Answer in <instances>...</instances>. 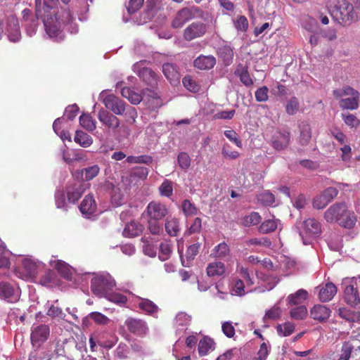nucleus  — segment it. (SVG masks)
Returning <instances> with one entry per match:
<instances>
[{
    "label": "nucleus",
    "instance_id": "nucleus-1",
    "mask_svg": "<svg viewBox=\"0 0 360 360\" xmlns=\"http://www.w3.org/2000/svg\"><path fill=\"white\" fill-rule=\"evenodd\" d=\"M40 0H36V19L32 18L26 22L25 31L29 37H32L37 32L38 26L37 19L43 18L45 31L47 35L55 41H60L64 39V34L60 31V23L58 22L57 16H44L42 13Z\"/></svg>",
    "mask_w": 360,
    "mask_h": 360
},
{
    "label": "nucleus",
    "instance_id": "nucleus-2",
    "mask_svg": "<svg viewBox=\"0 0 360 360\" xmlns=\"http://www.w3.org/2000/svg\"><path fill=\"white\" fill-rule=\"evenodd\" d=\"M323 217L327 222L338 223L345 229H352L356 222V217L344 202L335 203L324 212Z\"/></svg>",
    "mask_w": 360,
    "mask_h": 360
},
{
    "label": "nucleus",
    "instance_id": "nucleus-3",
    "mask_svg": "<svg viewBox=\"0 0 360 360\" xmlns=\"http://www.w3.org/2000/svg\"><path fill=\"white\" fill-rule=\"evenodd\" d=\"M328 10L333 8V15L342 25H349L358 18L353 5L347 0H328L326 3Z\"/></svg>",
    "mask_w": 360,
    "mask_h": 360
},
{
    "label": "nucleus",
    "instance_id": "nucleus-4",
    "mask_svg": "<svg viewBox=\"0 0 360 360\" xmlns=\"http://www.w3.org/2000/svg\"><path fill=\"white\" fill-rule=\"evenodd\" d=\"M106 91L107 90H103L99 95V100L103 103L106 108L117 115H122L125 112L131 117L136 115L134 108L127 105L123 101L113 94L105 95Z\"/></svg>",
    "mask_w": 360,
    "mask_h": 360
},
{
    "label": "nucleus",
    "instance_id": "nucleus-5",
    "mask_svg": "<svg viewBox=\"0 0 360 360\" xmlns=\"http://www.w3.org/2000/svg\"><path fill=\"white\" fill-rule=\"evenodd\" d=\"M115 285V280L108 273L96 274L91 278V290L100 297H104Z\"/></svg>",
    "mask_w": 360,
    "mask_h": 360
},
{
    "label": "nucleus",
    "instance_id": "nucleus-6",
    "mask_svg": "<svg viewBox=\"0 0 360 360\" xmlns=\"http://www.w3.org/2000/svg\"><path fill=\"white\" fill-rule=\"evenodd\" d=\"M303 229L300 236L304 245L311 244L314 239L318 238L321 233V225L314 218H309L302 222Z\"/></svg>",
    "mask_w": 360,
    "mask_h": 360
},
{
    "label": "nucleus",
    "instance_id": "nucleus-7",
    "mask_svg": "<svg viewBox=\"0 0 360 360\" xmlns=\"http://www.w3.org/2000/svg\"><path fill=\"white\" fill-rule=\"evenodd\" d=\"M354 283V281L347 278L343 281L342 285L345 286L343 297L347 304L352 307H358L360 305V297Z\"/></svg>",
    "mask_w": 360,
    "mask_h": 360
},
{
    "label": "nucleus",
    "instance_id": "nucleus-8",
    "mask_svg": "<svg viewBox=\"0 0 360 360\" xmlns=\"http://www.w3.org/2000/svg\"><path fill=\"white\" fill-rule=\"evenodd\" d=\"M20 297L18 287L6 281L0 282V299L8 302H16Z\"/></svg>",
    "mask_w": 360,
    "mask_h": 360
},
{
    "label": "nucleus",
    "instance_id": "nucleus-9",
    "mask_svg": "<svg viewBox=\"0 0 360 360\" xmlns=\"http://www.w3.org/2000/svg\"><path fill=\"white\" fill-rule=\"evenodd\" d=\"M146 60H141L133 65L134 72L139 75L145 82L150 85L156 83L157 75L151 69L145 66Z\"/></svg>",
    "mask_w": 360,
    "mask_h": 360
},
{
    "label": "nucleus",
    "instance_id": "nucleus-10",
    "mask_svg": "<svg viewBox=\"0 0 360 360\" xmlns=\"http://www.w3.org/2000/svg\"><path fill=\"white\" fill-rule=\"evenodd\" d=\"M6 34L11 42H18L21 39V32L19 27V22L16 17L8 16L5 21Z\"/></svg>",
    "mask_w": 360,
    "mask_h": 360
},
{
    "label": "nucleus",
    "instance_id": "nucleus-11",
    "mask_svg": "<svg viewBox=\"0 0 360 360\" xmlns=\"http://www.w3.org/2000/svg\"><path fill=\"white\" fill-rule=\"evenodd\" d=\"M168 214V210L165 205L152 201L150 202L143 214H146L148 218L161 220Z\"/></svg>",
    "mask_w": 360,
    "mask_h": 360
},
{
    "label": "nucleus",
    "instance_id": "nucleus-12",
    "mask_svg": "<svg viewBox=\"0 0 360 360\" xmlns=\"http://www.w3.org/2000/svg\"><path fill=\"white\" fill-rule=\"evenodd\" d=\"M50 333L49 327L45 324L33 326L31 333V341L34 346H39L45 342Z\"/></svg>",
    "mask_w": 360,
    "mask_h": 360
},
{
    "label": "nucleus",
    "instance_id": "nucleus-13",
    "mask_svg": "<svg viewBox=\"0 0 360 360\" xmlns=\"http://www.w3.org/2000/svg\"><path fill=\"white\" fill-rule=\"evenodd\" d=\"M79 210L82 215L87 219L98 214L97 204L93 195H88L85 196L80 204Z\"/></svg>",
    "mask_w": 360,
    "mask_h": 360
},
{
    "label": "nucleus",
    "instance_id": "nucleus-14",
    "mask_svg": "<svg viewBox=\"0 0 360 360\" xmlns=\"http://www.w3.org/2000/svg\"><path fill=\"white\" fill-rule=\"evenodd\" d=\"M124 324L127 329L138 335H146L148 331V327L146 321L139 319L128 318Z\"/></svg>",
    "mask_w": 360,
    "mask_h": 360
},
{
    "label": "nucleus",
    "instance_id": "nucleus-15",
    "mask_svg": "<svg viewBox=\"0 0 360 360\" xmlns=\"http://www.w3.org/2000/svg\"><path fill=\"white\" fill-rule=\"evenodd\" d=\"M206 32V27L201 22H195L188 26L184 32V37L187 41H191L195 38L200 37Z\"/></svg>",
    "mask_w": 360,
    "mask_h": 360
},
{
    "label": "nucleus",
    "instance_id": "nucleus-16",
    "mask_svg": "<svg viewBox=\"0 0 360 360\" xmlns=\"http://www.w3.org/2000/svg\"><path fill=\"white\" fill-rule=\"evenodd\" d=\"M49 264L51 266L56 269L58 272L65 278H72V276L75 270L68 263L63 260L58 259L55 256H52L49 261Z\"/></svg>",
    "mask_w": 360,
    "mask_h": 360
},
{
    "label": "nucleus",
    "instance_id": "nucleus-17",
    "mask_svg": "<svg viewBox=\"0 0 360 360\" xmlns=\"http://www.w3.org/2000/svg\"><path fill=\"white\" fill-rule=\"evenodd\" d=\"M98 119L103 125L113 131L120 125V120L115 115L103 109L99 110Z\"/></svg>",
    "mask_w": 360,
    "mask_h": 360
},
{
    "label": "nucleus",
    "instance_id": "nucleus-18",
    "mask_svg": "<svg viewBox=\"0 0 360 360\" xmlns=\"http://www.w3.org/2000/svg\"><path fill=\"white\" fill-rule=\"evenodd\" d=\"M136 302L139 308L145 314L158 318L159 307L151 300L141 297H136Z\"/></svg>",
    "mask_w": 360,
    "mask_h": 360
},
{
    "label": "nucleus",
    "instance_id": "nucleus-19",
    "mask_svg": "<svg viewBox=\"0 0 360 360\" xmlns=\"http://www.w3.org/2000/svg\"><path fill=\"white\" fill-rule=\"evenodd\" d=\"M194 13L192 8H184L176 15L172 21V27L174 28L181 27L186 22L192 19Z\"/></svg>",
    "mask_w": 360,
    "mask_h": 360
},
{
    "label": "nucleus",
    "instance_id": "nucleus-20",
    "mask_svg": "<svg viewBox=\"0 0 360 360\" xmlns=\"http://www.w3.org/2000/svg\"><path fill=\"white\" fill-rule=\"evenodd\" d=\"M331 310L322 304L314 305L310 311V316L314 320L319 322L326 321L330 316Z\"/></svg>",
    "mask_w": 360,
    "mask_h": 360
},
{
    "label": "nucleus",
    "instance_id": "nucleus-21",
    "mask_svg": "<svg viewBox=\"0 0 360 360\" xmlns=\"http://www.w3.org/2000/svg\"><path fill=\"white\" fill-rule=\"evenodd\" d=\"M290 134L288 131H279L276 133L272 140V146L276 150L285 149L289 144Z\"/></svg>",
    "mask_w": 360,
    "mask_h": 360
},
{
    "label": "nucleus",
    "instance_id": "nucleus-22",
    "mask_svg": "<svg viewBox=\"0 0 360 360\" xmlns=\"http://www.w3.org/2000/svg\"><path fill=\"white\" fill-rule=\"evenodd\" d=\"M319 297L321 302H328L331 300L337 293V287L333 283L328 282L324 285L319 287Z\"/></svg>",
    "mask_w": 360,
    "mask_h": 360
},
{
    "label": "nucleus",
    "instance_id": "nucleus-23",
    "mask_svg": "<svg viewBox=\"0 0 360 360\" xmlns=\"http://www.w3.org/2000/svg\"><path fill=\"white\" fill-rule=\"evenodd\" d=\"M217 55L219 58L226 66L230 65L233 60V49L229 44H223L218 48Z\"/></svg>",
    "mask_w": 360,
    "mask_h": 360
},
{
    "label": "nucleus",
    "instance_id": "nucleus-24",
    "mask_svg": "<svg viewBox=\"0 0 360 360\" xmlns=\"http://www.w3.org/2000/svg\"><path fill=\"white\" fill-rule=\"evenodd\" d=\"M57 19L58 22H59L60 25L63 24L67 27V30L71 34H77L78 32V26L73 22L71 13L69 11H63L61 15H60L58 18L57 17ZM60 31L63 34V31L61 30Z\"/></svg>",
    "mask_w": 360,
    "mask_h": 360
},
{
    "label": "nucleus",
    "instance_id": "nucleus-25",
    "mask_svg": "<svg viewBox=\"0 0 360 360\" xmlns=\"http://www.w3.org/2000/svg\"><path fill=\"white\" fill-rule=\"evenodd\" d=\"M84 191V184L77 182L67 187L68 199L70 202L77 201Z\"/></svg>",
    "mask_w": 360,
    "mask_h": 360
},
{
    "label": "nucleus",
    "instance_id": "nucleus-26",
    "mask_svg": "<svg viewBox=\"0 0 360 360\" xmlns=\"http://www.w3.org/2000/svg\"><path fill=\"white\" fill-rule=\"evenodd\" d=\"M162 72L165 77L173 84L179 82L180 74L173 63H167L162 65Z\"/></svg>",
    "mask_w": 360,
    "mask_h": 360
},
{
    "label": "nucleus",
    "instance_id": "nucleus-27",
    "mask_svg": "<svg viewBox=\"0 0 360 360\" xmlns=\"http://www.w3.org/2000/svg\"><path fill=\"white\" fill-rule=\"evenodd\" d=\"M240 276L243 278L244 283L246 285L248 291H253L257 290V288H254L255 284V277L252 272H250L247 268L240 266L237 270Z\"/></svg>",
    "mask_w": 360,
    "mask_h": 360
},
{
    "label": "nucleus",
    "instance_id": "nucleus-28",
    "mask_svg": "<svg viewBox=\"0 0 360 360\" xmlns=\"http://www.w3.org/2000/svg\"><path fill=\"white\" fill-rule=\"evenodd\" d=\"M194 66L200 70L212 69L216 64V59L213 56L200 55L194 60Z\"/></svg>",
    "mask_w": 360,
    "mask_h": 360
},
{
    "label": "nucleus",
    "instance_id": "nucleus-29",
    "mask_svg": "<svg viewBox=\"0 0 360 360\" xmlns=\"http://www.w3.org/2000/svg\"><path fill=\"white\" fill-rule=\"evenodd\" d=\"M338 316L349 323L360 322V312L351 310L345 307H339L338 311Z\"/></svg>",
    "mask_w": 360,
    "mask_h": 360
},
{
    "label": "nucleus",
    "instance_id": "nucleus-30",
    "mask_svg": "<svg viewBox=\"0 0 360 360\" xmlns=\"http://www.w3.org/2000/svg\"><path fill=\"white\" fill-rule=\"evenodd\" d=\"M354 94H349L351 98H343L340 101V106L342 109L356 110L359 107V94L353 89Z\"/></svg>",
    "mask_w": 360,
    "mask_h": 360
},
{
    "label": "nucleus",
    "instance_id": "nucleus-31",
    "mask_svg": "<svg viewBox=\"0 0 360 360\" xmlns=\"http://www.w3.org/2000/svg\"><path fill=\"white\" fill-rule=\"evenodd\" d=\"M234 74L240 78V82L246 86H250L253 85V80L251 78L248 67L242 64L238 65L236 67Z\"/></svg>",
    "mask_w": 360,
    "mask_h": 360
},
{
    "label": "nucleus",
    "instance_id": "nucleus-32",
    "mask_svg": "<svg viewBox=\"0 0 360 360\" xmlns=\"http://www.w3.org/2000/svg\"><path fill=\"white\" fill-rule=\"evenodd\" d=\"M122 96L128 99L132 104H139L141 101H145L146 93L143 96L134 91L131 88L124 87L121 91Z\"/></svg>",
    "mask_w": 360,
    "mask_h": 360
},
{
    "label": "nucleus",
    "instance_id": "nucleus-33",
    "mask_svg": "<svg viewBox=\"0 0 360 360\" xmlns=\"http://www.w3.org/2000/svg\"><path fill=\"white\" fill-rule=\"evenodd\" d=\"M226 267L223 262L216 261L210 263L207 266V274L208 276H221L225 274Z\"/></svg>",
    "mask_w": 360,
    "mask_h": 360
},
{
    "label": "nucleus",
    "instance_id": "nucleus-34",
    "mask_svg": "<svg viewBox=\"0 0 360 360\" xmlns=\"http://www.w3.org/2000/svg\"><path fill=\"white\" fill-rule=\"evenodd\" d=\"M143 231V226L135 221H131L126 224L123 230V236L127 238L136 237L141 233Z\"/></svg>",
    "mask_w": 360,
    "mask_h": 360
},
{
    "label": "nucleus",
    "instance_id": "nucleus-35",
    "mask_svg": "<svg viewBox=\"0 0 360 360\" xmlns=\"http://www.w3.org/2000/svg\"><path fill=\"white\" fill-rule=\"evenodd\" d=\"M165 226L166 232L170 236H176L180 231L179 221L175 217H167Z\"/></svg>",
    "mask_w": 360,
    "mask_h": 360
},
{
    "label": "nucleus",
    "instance_id": "nucleus-36",
    "mask_svg": "<svg viewBox=\"0 0 360 360\" xmlns=\"http://www.w3.org/2000/svg\"><path fill=\"white\" fill-rule=\"evenodd\" d=\"M299 142L302 146L307 145L311 139V129L307 122H302L300 126Z\"/></svg>",
    "mask_w": 360,
    "mask_h": 360
},
{
    "label": "nucleus",
    "instance_id": "nucleus-37",
    "mask_svg": "<svg viewBox=\"0 0 360 360\" xmlns=\"http://www.w3.org/2000/svg\"><path fill=\"white\" fill-rule=\"evenodd\" d=\"M41 265V262L35 261L32 258H25L22 260V266L26 273L30 276H33L37 273Z\"/></svg>",
    "mask_w": 360,
    "mask_h": 360
},
{
    "label": "nucleus",
    "instance_id": "nucleus-38",
    "mask_svg": "<svg viewBox=\"0 0 360 360\" xmlns=\"http://www.w3.org/2000/svg\"><path fill=\"white\" fill-rule=\"evenodd\" d=\"M143 101L147 103L148 108L152 110H155L162 105V102L160 96L151 90H148V94H146L145 101Z\"/></svg>",
    "mask_w": 360,
    "mask_h": 360
},
{
    "label": "nucleus",
    "instance_id": "nucleus-39",
    "mask_svg": "<svg viewBox=\"0 0 360 360\" xmlns=\"http://www.w3.org/2000/svg\"><path fill=\"white\" fill-rule=\"evenodd\" d=\"M308 297V292L304 289H300L295 293L288 295L287 300L290 305H297L302 304Z\"/></svg>",
    "mask_w": 360,
    "mask_h": 360
},
{
    "label": "nucleus",
    "instance_id": "nucleus-40",
    "mask_svg": "<svg viewBox=\"0 0 360 360\" xmlns=\"http://www.w3.org/2000/svg\"><path fill=\"white\" fill-rule=\"evenodd\" d=\"M214 349V342L212 339L204 337L198 343V353L200 356H205Z\"/></svg>",
    "mask_w": 360,
    "mask_h": 360
},
{
    "label": "nucleus",
    "instance_id": "nucleus-41",
    "mask_svg": "<svg viewBox=\"0 0 360 360\" xmlns=\"http://www.w3.org/2000/svg\"><path fill=\"white\" fill-rule=\"evenodd\" d=\"M229 254L230 248L229 245L225 242H222L214 248L212 250L211 256L216 258L224 259L229 256Z\"/></svg>",
    "mask_w": 360,
    "mask_h": 360
},
{
    "label": "nucleus",
    "instance_id": "nucleus-42",
    "mask_svg": "<svg viewBox=\"0 0 360 360\" xmlns=\"http://www.w3.org/2000/svg\"><path fill=\"white\" fill-rule=\"evenodd\" d=\"M74 140L84 148H87L93 143V139L89 134L80 130L76 131Z\"/></svg>",
    "mask_w": 360,
    "mask_h": 360
},
{
    "label": "nucleus",
    "instance_id": "nucleus-43",
    "mask_svg": "<svg viewBox=\"0 0 360 360\" xmlns=\"http://www.w3.org/2000/svg\"><path fill=\"white\" fill-rule=\"evenodd\" d=\"M281 224L279 219L274 217L265 220L259 226V231L262 233H268L275 231Z\"/></svg>",
    "mask_w": 360,
    "mask_h": 360
},
{
    "label": "nucleus",
    "instance_id": "nucleus-44",
    "mask_svg": "<svg viewBox=\"0 0 360 360\" xmlns=\"http://www.w3.org/2000/svg\"><path fill=\"white\" fill-rule=\"evenodd\" d=\"M45 307L47 309L46 314L49 316L53 319H63L65 317V314L58 305H55L54 304L48 302L46 304Z\"/></svg>",
    "mask_w": 360,
    "mask_h": 360
},
{
    "label": "nucleus",
    "instance_id": "nucleus-45",
    "mask_svg": "<svg viewBox=\"0 0 360 360\" xmlns=\"http://www.w3.org/2000/svg\"><path fill=\"white\" fill-rule=\"evenodd\" d=\"M111 202L115 207H119L124 202V195L121 189L113 186L110 192Z\"/></svg>",
    "mask_w": 360,
    "mask_h": 360
},
{
    "label": "nucleus",
    "instance_id": "nucleus-46",
    "mask_svg": "<svg viewBox=\"0 0 360 360\" xmlns=\"http://www.w3.org/2000/svg\"><path fill=\"white\" fill-rule=\"evenodd\" d=\"M80 125L87 131H94L96 126V121L88 114H82L79 117Z\"/></svg>",
    "mask_w": 360,
    "mask_h": 360
},
{
    "label": "nucleus",
    "instance_id": "nucleus-47",
    "mask_svg": "<svg viewBox=\"0 0 360 360\" xmlns=\"http://www.w3.org/2000/svg\"><path fill=\"white\" fill-rule=\"evenodd\" d=\"M261 221V217L259 213L252 212L243 217L242 224L245 226H250L258 224Z\"/></svg>",
    "mask_w": 360,
    "mask_h": 360
},
{
    "label": "nucleus",
    "instance_id": "nucleus-48",
    "mask_svg": "<svg viewBox=\"0 0 360 360\" xmlns=\"http://www.w3.org/2000/svg\"><path fill=\"white\" fill-rule=\"evenodd\" d=\"M100 172V167L97 165L84 168L82 171V175L86 181H90L95 178Z\"/></svg>",
    "mask_w": 360,
    "mask_h": 360
},
{
    "label": "nucleus",
    "instance_id": "nucleus-49",
    "mask_svg": "<svg viewBox=\"0 0 360 360\" xmlns=\"http://www.w3.org/2000/svg\"><path fill=\"white\" fill-rule=\"evenodd\" d=\"M103 297L115 304L120 305L125 304L127 301V297L120 292H108Z\"/></svg>",
    "mask_w": 360,
    "mask_h": 360
},
{
    "label": "nucleus",
    "instance_id": "nucleus-50",
    "mask_svg": "<svg viewBox=\"0 0 360 360\" xmlns=\"http://www.w3.org/2000/svg\"><path fill=\"white\" fill-rule=\"evenodd\" d=\"M159 192L162 196L171 197L173 194V183L168 179H165L159 187Z\"/></svg>",
    "mask_w": 360,
    "mask_h": 360
},
{
    "label": "nucleus",
    "instance_id": "nucleus-51",
    "mask_svg": "<svg viewBox=\"0 0 360 360\" xmlns=\"http://www.w3.org/2000/svg\"><path fill=\"white\" fill-rule=\"evenodd\" d=\"M295 330L294 324L286 322L283 324H279L276 327V330L280 336L286 337L291 335Z\"/></svg>",
    "mask_w": 360,
    "mask_h": 360
},
{
    "label": "nucleus",
    "instance_id": "nucleus-52",
    "mask_svg": "<svg viewBox=\"0 0 360 360\" xmlns=\"http://www.w3.org/2000/svg\"><path fill=\"white\" fill-rule=\"evenodd\" d=\"M278 262L280 268L285 271L291 270L295 266V260L285 255H281L278 259Z\"/></svg>",
    "mask_w": 360,
    "mask_h": 360
},
{
    "label": "nucleus",
    "instance_id": "nucleus-53",
    "mask_svg": "<svg viewBox=\"0 0 360 360\" xmlns=\"http://www.w3.org/2000/svg\"><path fill=\"white\" fill-rule=\"evenodd\" d=\"M246 288V285L242 279H238L236 281L234 285L232 288V294L238 296H243L246 293L250 292Z\"/></svg>",
    "mask_w": 360,
    "mask_h": 360
},
{
    "label": "nucleus",
    "instance_id": "nucleus-54",
    "mask_svg": "<svg viewBox=\"0 0 360 360\" xmlns=\"http://www.w3.org/2000/svg\"><path fill=\"white\" fill-rule=\"evenodd\" d=\"M257 200L264 205H272L275 202L274 195L268 191H265L257 195Z\"/></svg>",
    "mask_w": 360,
    "mask_h": 360
},
{
    "label": "nucleus",
    "instance_id": "nucleus-55",
    "mask_svg": "<svg viewBox=\"0 0 360 360\" xmlns=\"http://www.w3.org/2000/svg\"><path fill=\"white\" fill-rule=\"evenodd\" d=\"M221 154L224 158L229 160H236L240 156V153L236 150H232L231 146L227 143L223 145Z\"/></svg>",
    "mask_w": 360,
    "mask_h": 360
},
{
    "label": "nucleus",
    "instance_id": "nucleus-56",
    "mask_svg": "<svg viewBox=\"0 0 360 360\" xmlns=\"http://www.w3.org/2000/svg\"><path fill=\"white\" fill-rule=\"evenodd\" d=\"M290 316L297 320L304 319L307 316V309L304 306L292 308L290 311Z\"/></svg>",
    "mask_w": 360,
    "mask_h": 360
},
{
    "label": "nucleus",
    "instance_id": "nucleus-57",
    "mask_svg": "<svg viewBox=\"0 0 360 360\" xmlns=\"http://www.w3.org/2000/svg\"><path fill=\"white\" fill-rule=\"evenodd\" d=\"M127 162L130 164L133 163H143L148 165L152 162L153 159L149 155H140V156H128Z\"/></svg>",
    "mask_w": 360,
    "mask_h": 360
},
{
    "label": "nucleus",
    "instance_id": "nucleus-58",
    "mask_svg": "<svg viewBox=\"0 0 360 360\" xmlns=\"http://www.w3.org/2000/svg\"><path fill=\"white\" fill-rule=\"evenodd\" d=\"M299 109V102L296 97H292L288 101L285 105V111L288 115H293L297 113Z\"/></svg>",
    "mask_w": 360,
    "mask_h": 360
},
{
    "label": "nucleus",
    "instance_id": "nucleus-59",
    "mask_svg": "<svg viewBox=\"0 0 360 360\" xmlns=\"http://www.w3.org/2000/svg\"><path fill=\"white\" fill-rule=\"evenodd\" d=\"M225 136L238 148L243 147V143L238 134L234 130H226L224 132Z\"/></svg>",
    "mask_w": 360,
    "mask_h": 360
},
{
    "label": "nucleus",
    "instance_id": "nucleus-60",
    "mask_svg": "<svg viewBox=\"0 0 360 360\" xmlns=\"http://www.w3.org/2000/svg\"><path fill=\"white\" fill-rule=\"evenodd\" d=\"M177 161L179 167L184 170L188 169L191 165V158L185 152H181L178 155Z\"/></svg>",
    "mask_w": 360,
    "mask_h": 360
},
{
    "label": "nucleus",
    "instance_id": "nucleus-61",
    "mask_svg": "<svg viewBox=\"0 0 360 360\" xmlns=\"http://www.w3.org/2000/svg\"><path fill=\"white\" fill-rule=\"evenodd\" d=\"M158 219L148 218V229L153 235H159L162 231V225Z\"/></svg>",
    "mask_w": 360,
    "mask_h": 360
},
{
    "label": "nucleus",
    "instance_id": "nucleus-62",
    "mask_svg": "<svg viewBox=\"0 0 360 360\" xmlns=\"http://www.w3.org/2000/svg\"><path fill=\"white\" fill-rule=\"evenodd\" d=\"M233 24L235 28L238 31L245 32L248 28V20L244 15L238 17L233 20Z\"/></svg>",
    "mask_w": 360,
    "mask_h": 360
},
{
    "label": "nucleus",
    "instance_id": "nucleus-63",
    "mask_svg": "<svg viewBox=\"0 0 360 360\" xmlns=\"http://www.w3.org/2000/svg\"><path fill=\"white\" fill-rule=\"evenodd\" d=\"M191 317L184 312L177 314L175 318L176 326H187L190 324Z\"/></svg>",
    "mask_w": 360,
    "mask_h": 360
},
{
    "label": "nucleus",
    "instance_id": "nucleus-64",
    "mask_svg": "<svg viewBox=\"0 0 360 360\" xmlns=\"http://www.w3.org/2000/svg\"><path fill=\"white\" fill-rule=\"evenodd\" d=\"M342 117L345 123L352 128H356L360 124L359 120L354 115L342 113Z\"/></svg>",
    "mask_w": 360,
    "mask_h": 360
}]
</instances>
